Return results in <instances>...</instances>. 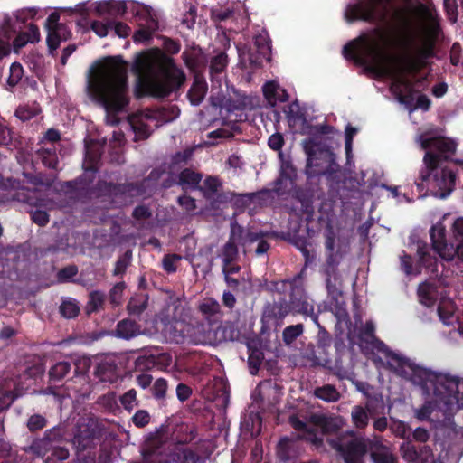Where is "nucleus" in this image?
Masks as SVG:
<instances>
[{
    "label": "nucleus",
    "mask_w": 463,
    "mask_h": 463,
    "mask_svg": "<svg viewBox=\"0 0 463 463\" xmlns=\"http://www.w3.org/2000/svg\"><path fill=\"white\" fill-rule=\"evenodd\" d=\"M88 90L108 117L113 118L112 124H118L117 114L125 111L130 102L127 62L121 56L106 58L90 79Z\"/></svg>",
    "instance_id": "f257e3e1"
},
{
    "label": "nucleus",
    "mask_w": 463,
    "mask_h": 463,
    "mask_svg": "<svg viewBox=\"0 0 463 463\" xmlns=\"http://www.w3.org/2000/svg\"><path fill=\"white\" fill-rule=\"evenodd\" d=\"M132 71L138 77L137 98H166L186 80L184 71L177 67L173 58L165 54L156 57L140 53L133 62Z\"/></svg>",
    "instance_id": "f03ea898"
},
{
    "label": "nucleus",
    "mask_w": 463,
    "mask_h": 463,
    "mask_svg": "<svg viewBox=\"0 0 463 463\" xmlns=\"http://www.w3.org/2000/svg\"><path fill=\"white\" fill-rule=\"evenodd\" d=\"M198 312L209 326L203 325L191 326L183 322H176L175 330L180 334L175 335L177 343H188L195 345H217L222 342L233 341L234 330L229 325H222L223 312L220 303L213 298H203L198 305Z\"/></svg>",
    "instance_id": "7ed1b4c3"
},
{
    "label": "nucleus",
    "mask_w": 463,
    "mask_h": 463,
    "mask_svg": "<svg viewBox=\"0 0 463 463\" xmlns=\"http://www.w3.org/2000/svg\"><path fill=\"white\" fill-rule=\"evenodd\" d=\"M347 61H352L359 66H368V70L381 76H388L395 81L394 72L402 73L404 77L416 74L424 66L415 57L409 58L399 67H392L386 61V55L377 42L363 34L348 42L342 51Z\"/></svg>",
    "instance_id": "20e7f679"
},
{
    "label": "nucleus",
    "mask_w": 463,
    "mask_h": 463,
    "mask_svg": "<svg viewBox=\"0 0 463 463\" xmlns=\"http://www.w3.org/2000/svg\"><path fill=\"white\" fill-rule=\"evenodd\" d=\"M272 290L280 297L277 301L269 303L263 310V319L273 320L276 325L288 315H300L311 311V303L304 286L301 273L293 278L272 282Z\"/></svg>",
    "instance_id": "39448f33"
},
{
    "label": "nucleus",
    "mask_w": 463,
    "mask_h": 463,
    "mask_svg": "<svg viewBox=\"0 0 463 463\" xmlns=\"http://www.w3.org/2000/svg\"><path fill=\"white\" fill-rule=\"evenodd\" d=\"M361 343L370 346L371 349L383 354L388 360L389 366L401 376L410 380L416 385H425L426 383H434L435 391L440 392L446 388L454 392L457 388V381L447 376L437 375L435 372L423 368L411 361L409 358L400 355L392 351L382 340L375 337L373 340H367L361 337Z\"/></svg>",
    "instance_id": "423d86ee"
},
{
    "label": "nucleus",
    "mask_w": 463,
    "mask_h": 463,
    "mask_svg": "<svg viewBox=\"0 0 463 463\" xmlns=\"http://www.w3.org/2000/svg\"><path fill=\"white\" fill-rule=\"evenodd\" d=\"M96 176L93 174L80 175L73 180L66 181L62 188L82 203H90L93 200L106 202L122 195H131L139 193L141 185L138 183H113L99 180L95 184Z\"/></svg>",
    "instance_id": "0eeeda50"
},
{
    "label": "nucleus",
    "mask_w": 463,
    "mask_h": 463,
    "mask_svg": "<svg viewBox=\"0 0 463 463\" xmlns=\"http://www.w3.org/2000/svg\"><path fill=\"white\" fill-rule=\"evenodd\" d=\"M446 156L433 152H426L423 157L425 168L420 172V182L417 183L420 189L425 186L438 198L444 199L455 189L456 174L444 166Z\"/></svg>",
    "instance_id": "6e6552de"
},
{
    "label": "nucleus",
    "mask_w": 463,
    "mask_h": 463,
    "mask_svg": "<svg viewBox=\"0 0 463 463\" xmlns=\"http://www.w3.org/2000/svg\"><path fill=\"white\" fill-rule=\"evenodd\" d=\"M304 151L307 155L306 174L307 177L326 175L334 178L340 172V165L335 162L332 150L321 143L306 141Z\"/></svg>",
    "instance_id": "1a4fd4ad"
},
{
    "label": "nucleus",
    "mask_w": 463,
    "mask_h": 463,
    "mask_svg": "<svg viewBox=\"0 0 463 463\" xmlns=\"http://www.w3.org/2000/svg\"><path fill=\"white\" fill-rule=\"evenodd\" d=\"M335 232L330 223H327L325 231V253L326 260L322 266V271L326 278V287L329 296L336 298L341 295L337 286L341 283V275L338 270L343 259L341 247L335 249Z\"/></svg>",
    "instance_id": "9d476101"
},
{
    "label": "nucleus",
    "mask_w": 463,
    "mask_h": 463,
    "mask_svg": "<svg viewBox=\"0 0 463 463\" xmlns=\"http://www.w3.org/2000/svg\"><path fill=\"white\" fill-rule=\"evenodd\" d=\"M345 17L349 22L364 21L375 25L390 24L389 0H360L346 7Z\"/></svg>",
    "instance_id": "9b49d317"
},
{
    "label": "nucleus",
    "mask_w": 463,
    "mask_h": 463,
    "mask_svg": "<svg viewBox=\"0 0 463 463\" xmlns=\"http://www.w3.org/2000/svg\"><path fill=\"white\" fill-rule=\"evenodd\" d=\"M437 375L447 376L449 378H452L457 381V388L454 392H450L449 389L446 388L438 392L435 391V383L431 382L426 383L425 385H420L422 388L432 389L433 393L436 397L435 401H426L422 406L415 411V417L420 420H429L431 413L435 411V409L439 408V410L449 411L452 409L458 401H459V386L461 384L460 379L456 376H451L449 374L444 373H437Z\"/></svg>",
    "instance_id": "f8f14e48"
},
{
    "label": "nucleus",
    "mask_w": 463,
    "mask_h": 463,
    "mask_svg": "<svg viewBox=\"0 0 463 463\" xmlns=\"http://www.w3.org/2000/svg\"><path fill=\"white\" fill-rule=\"evenodd\" d=\"M65 429L60 425L48 429L42 438L34 439L24 450L35 457L43 458L55 445L64 439Z\"/></svg>",
    "instance_id": "ddd939ff"
},
{
    "label": "nucleus",
    "mask_w": 463,
    "mask_h": 463,
    "mask_svg": "<svg viewBox=\"0 0 463 463\" xmlns=\"http://www.w3.org/2000/svg\"><path fill=\"white\" fill-rule=\"evenodd\" d=\"M420 146L423 149L428 150L427 152L446 156V162L450 156L455 154L457 149V144L452 139L445 137H421Z\"/></svg>",
    "instance_id": "4468645a"
},
{
    "label": "nucleus",
    "mask_w": 463,
    "mask_h": 463,
    "mask_svg": "<svg viewBox=\"0 0 463 463\" xmlns=\"http://www.w3.org/2000/svg\"><path fill=\"white\" fill-rule=\"evenodd\" d=\"M297 169L289 160H283L279 176L275 181L273 191L278 195L288 194L296 185Z\"/></svg>",
    "instance_id": "2eb2a0df"
},
{
    "label": "nucleus",
    "mask_w": 463,
    "mask_h": 463,
    "mask_svg": "<svg viewBox=\"0 0 463 463\" xmlns=\"http://www.w3.org/2000/svg\"><path fill=\"white\" fill-rule=\"evenodd\" d=\"M171 356L162 353L158 348L144 350V354L139 355L135 361V368L138 371H147L156 365H169Z\"/></svg>",
    "instance_id": "dca6fc26"
},
{
    "label": "nucleus",
    "mask_w": 463,
    "mask_h": 463,
    "mask_svg": "<svg viewBox=\"0 0 463 463\" xmlns=\"http://www.w3.org/2000/svg\"><path fill=\"white\" fill-rule=\"evenodd\" d=\"M9 187L7 198L13 201L21 202L29 205L36 204L37 198L34 190L24 186L20 180L8 178L6 180Z\"/></svg>",
    "instance_id": "f3484780"
},
{
    "label": "nucleus",
    "mask_w": 463,
    "mask_h": 463,
    "mask_svg": "<svg viewBox=\"0 0 463 463\" xmlns=\"http://www.w3.org/2000/svg\"><path fill=\"white\" fill-rule=\"evenodd\" d=\"M20 396L18 382L14 378L0 379V413L9 409Z\"/></svg>",
    "instance_id": "a211bd4d"
},
{
    "label": "nucleus",
    "mask_w": 463,
    "mask_h": 463,
    "mask_svg": "<svg viewBox=\"0 0 463 463\" xmlns=\"http://www.w3.org/2000/svg\"><path fill=\"white\" fill-rule=\"evenodd\" d=\"M182 59L194 75H203L202 71L205 69L207 59L201 48L192 47L190 50H185L182 53Z\"/></svg>",
    "instance_id": "6ab92c4d"
},
{
    "label": "nucleus",
    "mask_w": 463,
    "mask_h": 463,
    "mask_svg": "<svg viewBox=\"0 0 463 463\" xmlns=\"http://www.w3.org/2000/svg\"><path fill=\"white\" fill-rule=\"evenodd\" d=\"M395 81L394 85L397 89L404 88L406 92L402 93L401 90L397 93V99L400 103L405 105L410 110H413V106L415 103L414 94L416 90H414V83L407 77H404L402 73L394 72Z\"/></svg>",
    "instance_id": "aec40b11"
},
{
    "label": "nucleus",
    "mask_w": 463,
    "mask_h": 463,
    "mask_svg": "<svg viewBox=\"0 0 463 463\" xmlns=\"http://www.w3.org/2000/svg\"><path fill=\"white\" fill-rule=\"evenodd\" d=\"M440 26L434 24L430 29L429 36L422 42V44L417 48L415 58L425 65V61L435 56L436 40L440 33Z\"/></svg>",
    "instance_id": "412c9836"
},
{
    "label": "nucleus",
    "mask_w": 463,
    "mask_h": 463,
    "mask_svg": "<svg viewBox=\"0 0 463 463\" xmlns=\"http://www.w3.org/2000/svg\"><path fill=\"white\" fill-rule=\"evenodd\" d=\"M336 449L343 454L345 463H363L362 458L366 453L365 445L356 439L339 444Z\"/></svg>",
    "instance_id": "4be33fe9"
},
{
    "label": "nucleus",
    "mask_w": 463,
    "mask_h": 463,
    "mask_svg": "<svg viewBox=\"0 0 463 463\" xmlns=\"http://www.w3.org/2000/svg\"><path fill=\"white\" fill-rule=\"evenodd\" d=\"M430 236L433 250L442 258L450 259L451 255L447 254L449 249L446 241V229L441 222H438L431 226Z\"/></svg>",
    "instance_id": "5701e85b"
},
{
    "label": "nucleus",
    "mask_w": 463,
    "mask_h": 463,
    "mask_svg": "<svg viewBox=\"0 0 463 463\" xmlns=\"http://www.w3.org/2000/svg\"><path fill=\"white\" fill-rule=\"evenodd\" d=\"M403 458L414 463H434V455L432 449L428 445L416 447L408 446L403 450Z\"/></svg>",
    "instance_id": "b1692460"
},
{
    "label": "nucleus",
    "mask_w": 463,
    "mask_h": 463,
    "mask_svg": "<svg viewBox=\"0 0 463 463\" xmlns=\"http://www.w3.org/2000/svg\"><path fill=\"white\" fill-rule=\"evenodd\" d=\"M203 179V175L191 168L183 169L176 176L174 183L179 185L184 192L188 190H199L200 183Z\"/></svg>",
    "instance_id": "393cba45"
},
{
    "label": "nucleus",
    "mask_w": 463,
    "mask_h": 463,
    "mask_svg": "<svg viewBox=\"0 0 463 463\" xmlns=\"http://www.w3.org/2000/svg\"><path fill=\"white\" fill-rule=\"evenodd\" d=\"M295 197L300 203V211L305 215L307 222H311L314 214V198L315 194L311 189L294 187Z\"/></svg>",
    "instance_id": "a878e982"
},
{
    "label": "nucleus",
    "mask_w": 463,
    "mask_h": 463,
    "mask_svg": "<svg viewBox=\"0 0 463 463\" xmlns=\"http://www.w3.org/2000/svg\"><path fill=\"white\" fill-rule=\"evenodd\" d=\"M141 325L130 318H124L118 322L114 335L124 340H130L141 335Z\"/></svg>",
    "instance_id": "bb28decb"
},
{
    "label": "nucleus",
    "mask_w": 463,
    "mask_h": 463,
    "mask_svg": "<svg viewBox=\"0 0 463 463\" xmlns=\"http://www.w3.org/2000/svg\"><path fill=\"white\" fill-rule=\"evenodd\" d=\"M208 87L203 75H194V82L187 92V98L194 106H198L203 100Z\"/></svg>",
    "instance_id": "cd10ccee"
},
{
    "label": "nucleus",
    "mask_w": 463,
    "mask_h": 463,
    "mask_svg": "<svg viewBox=\"0 0 463 463\" xmlns=\"http://www.w3.org/2000/svg\"><path fill=\"white\" fill-rule=\"evenodd\" d=\"M229 58L224 52H220L210 61L209 73L212 80L220 82V75L223 73L228 66Z\"/></svg>",
    "instance_id": "c85d7f7f"
},
{
    "label": "nucleus",
    "mask_w": 463,
    "mask_h": 463,
    "mask_svg": "<svg viewBox=\"0 0 463 463\" xmlns=\"http://www.w3.org/2000/svg\"><path fill=\"white\" fill-rule=\"evenodd\" d=\"M97 12L99 14H109L110 16H123L127 12V5L125 2L109 0L99 4L97 7Z\"/></svg>",
    "instance_id": "c756f323"
},
{
    "label": "nucleus",
    "mask_w": 463,
    "mask_h": 463,
    "mask_svg": "<svg viewBox=\"0 0 463 463\" xmlns=\"http://www.w3.org/2000/svg\"><path fill=\"white\" fill-rule=\"evenodd\" d=\"M420 302L430 307H432L436 300V288L428 282L420 284L417 290Z\"/></svg>",
    "instance_id": "7c9ffc66"
},
{
    "label": "nucleus",
    "mask_w": 463,
    "mask_h": 463,
    "mask_svg": "<svg viewBox=\"0 0 463 463\" xmlns=\"http://www.w3.org/2000/svg\"><path fill=\"white\" fill-rule=\"evenodd\" d=\"M305 357L309 360L313 365H325L328 361V352L318 348L317 345L309 344L305 350Z\"/></svg>",
    "instance_id": "2f4dec72"
},
{
    "label": "nucleus",
    "mask_w": 463,
    "mask_h": 463,
    "mask_svg": "<svg viewBox=\"0 0 463 463\" xmlns=\"http://www.w3.org/2000/svg\"><path fill=\"white\" fill-rule=\"evenodd\" d=\"M417 253L419 256L417 268H419L420 271L422 268L427 269L432 273L438 271V260L436 257L431 256L424 247H419Z\"/></svg>",
    "instance_id": "473e14b6"
},
{
    "label": "nucleus",
    "mask_w": 463,
    "mask_h": 463,
    "mask_svg": "<svg viewBox=\"0 0 463 463\" xmlns=\"http://www.w3.org/2000/svg\"><path fill=\"white\" fill-rule=\"evenodd\" d=\"M222 186V181L217 176H207L203 181V185L199 188V191L203 194V198L211 200L220 188Z\"/></svg>",
    "instance_id": "72a5a7b5"
},
{
    "label": "nucleus",
    "mask_w": 463,
    "mask_h": 463,
    "mask_svg": "<svg viewBox=\"0 0 463 463\" xmlns=\"http://www.w3.org/2000/svg\"><path fill=\"white\" fill-rule=\"evenodd\" d=\"M314 395L326 402H335L341 396L337 389L332 384L317 387L314 391Z\"/></svg>",
    "instance_id": "f704fd0d"
},
{
    "label": "nucleus",
    "mask_w": 463,
    "mask_h": 463,
    "mask_svg": "<svg viewBox=\"0 0 463 463\" xmlns=\"http://www.w3.org/2000/svg\"><path fill=\"white\" fill-rule=\"evenodd\" d=\"M99 160H100V155L92 152L90 150L86 151L84 163H83V173L81 175H86L88 173L93 174V176H96L97 173L99 169Z\"/></svg>",
    "instance_id": "c9c22d12"
},
{
    "label": "nucleus",
    "mask_w": 463,
    "mask_h": 463,
    "mask_svg": "<svg viewBox=\"0 0 463 463\" xmlns=\"http://www.w3.org/2000/svg\"><path fill=\"white\" fill-rule=\"evenodd\" d=\"M59 311L61 317L71 319L78 317L80 307L75 299L67 298L62 300Z\"/></svg>",
    "instance_id": "e433bc0d"
},
{
    "label": "nucleus",
    "mask_w": 463,
    "mask_h": 463,
    "mask_svg": "<svg viewBox=\"0 0 463 463\" xmlns=\"http://www.w3.org/2000/svg\"><path fill=\"white\" fill-rule=\"evenodd\" d=\"M71 369V364L69 362L61 361L56 363L51 367L49 371L50 380L52 382H59L65 378Z\"/></svg>",
    "instance_id": "4c0bfd02"
},
{
    "label": "nucleus",
    "mask_w": 463,
    "mask_h": 463,
    "mask_svg": "<svg viewBox=\"0 0 463 463\" xmlns=\"http://www.w3.org/2000/svg\"><path fill=\"white\" fill-rule=\"evenodd\" d=\"M351 418L354 425L357 429H364L368 425V411L361 405L353 407Z\"/></svg>",
    "instance_id": "58836bf2"
},
{
    "label": "nucleus",
    "mask_w": 463,
    "mask_h": 463,
    "mask_svg": "<svg viewBox=\"0 0 463 463\" xmlns=\"http://www.w3.org/2000/svg\"><path fill=\"white\" fill-rule=\"evenodd\" d=\"M263 359L264 354L260 349L249 346L248 364L250 374L256 375L258 373Z\"/></svg>",
    "instance_id": "ea45409f"
},
{
    "label": "nucleus",
    "mask_w": 463,
    "mask_h": 463,
    "mask_svg": "<svg viewBox=\"0 0 463 463\" xmlns=\"http://www.w3.org/2000/svg\"><path fill=\"white\" fill-rule=\"evenodd\" d=\"M278 90L279 86L273 81L266 82L262 87L263 94L269 102H276L277 100L281 102L287 101L288 95L286 90H282L283 97L280 98L278 96Z\"/></svg>",
    "instance_id": "a19ab883"
},
{
    "label": "nucleus",
    "mask_w": 463,
    "mask_h": 463,
    "mask_svg": "<svg viewBox=\"0 0 463 463\" xmlns=\"http://www.w3.org/2000/svg\"><path fill=\"white\" fill-rule=\"evenodd\" d=\"M38 155L44 166L50 169H57L59 165L58 156L55 148H41L38 150Z\"/></svg>",
    "instance_id": "79ce46f5"
},
{
    "label": "nucleus",
    "mask_w": 463,
    "mask_h": 463,
    "mask_svg": "<svg viewBox=\"0 0 463 463\" xmlns=\"http://www.w3.org/2000/svg\"><path fill=\"white\" fill-rule=\"evenodd\" d=\"M439 320L447 326L452 325L454 320V306L450 301L440 302L438 306Z\"/></svg>",
    "instance_id": "37998d69"
},
{
    "label": "nucleus",
    "mask_w": 463,
    "mask_h": 463,
    "mask_svg": "<svg viewBox=\"0 0 463 463\" xmlns=\"http://www.w3.org/2000/svg\"><path fill=\"white\" fill-rule=\"evenodd\" d=\"M250 47L253 48L254 50L260 51V52H262V56H271V42L266 33H258L255 35L253 38V44Z\"/></svg>",
    "instance_id": "c03bdc74"
},
{
    "label": "nucleus",
    "mask_w": 463,
    "mask_h": 463,
    "mask_svg": "<svg viewBox=\"0 0 463 463\" xmlns=\"http://www.w3.org/2000/svg\"><path fill=\"white\" fill-rule=\"evenodd\" d=\"M132 260V251L130 250H128L125 251L124 254L118 257V260L116 261L115 268L113 269V276L115 277H123L128 269V268L130 266Z\"/></svg>",
    "instance_id": "a18cd8bd"
},
{
    "label": "nucleus",
    "mask_w": 463,
    "mask_h": 463,
    "mask_svg": "<svg viewBox=\"0 0 463 463\" xmlns=\"http://www.w3.org/2000/svg\"><path fill=\"white\" fill-rule=\"evenodd\" d=\"M162 445L163 443L156 438L148 439L143 449L144 461L152 460L154 456L161 454Z\"/></svg>",
    "instance_id": "49530a36"
},
{
    "label": "nucleus",
    "mask_w": 463,
    "mask_h": 463,
    "mask_svg": "<svg viewBox=\"0 0 463 463\" xmlns=\"http://www.w3.org/2000/svg\"><path fill=\"white\" fill-rule=\"evenodd\" d=\"M304 332L303 324L299 323L297 325L288 326L284 328L282 332V339L283 342L289 345L294 343L298 336H300Z\"/></svg>",
    "instance_id": "de8ad7c7"
},
{
    "label": "nucleus",
    "mask_w": 463,
    "mask_h": 463,
    "mask_svg": "<svg viewBox=\"0 0 463 463\" xmlns=\"http://www.w3.org/2000/svg\"><path fill=\"white\" fill-rule=\"evenodd\" d=\"M237 194L231 191H218L211 200H207L212 209H219L221 205L232 201Z\"/></svg>",
    "instance_id": "09e8293b"
},
{
    "label": "nucleus",
    "mask_w": 463,
    "mask_h": 463,
    "mask_svg": "<svg viewBox=\"0 0 463 463\" xmlns=\"http://www.w3.org/2000/svg\"><path fill=\"white\" fill-rule=\"evenodd\" d=\"M41 112V108L38 104L19 106L14 115L22 121H28L36 117Z\"/></svg>",
    "instance_id": "8fccbe9b"
},
{
    "label": "nucleus",
    "mask_w": 463,
    "mask_h": 463,
    "mask_svg": "<svg viewBox=\"0 0 463 463\" xmlns=\"http://www.w3.org/2000/svg\"><path fill=\"white\" fill-rule=\"evenodd\" d=\"M238 246L232 241H227L222 248V264H232L238 259Z\"/></svg>",
    "instance_id": "3c124183"
},
{
    "label": "nucleus",
    "mask_w": 463,
    "mask_h": 463,
    "mask_svg": "<svg viewBox=\"0 0 463 463\" xmlns=\"http://www.w3.org/2000/svg\"><path fill=\"white\" fill-rule=\"evenodd\" d=\"M73 445L76 447L78 452L84 451L93 442V434L90 432L84 433L81 430H79L73 437L72 439Z\"/></svg>",
    "instance_id": "603ef678"
},
{
    "label": "nucleus",
    "mask_w": 463,
    "mask_h": 463,
    "mask_svg": "<svg viewBox=\"0 0 463 463\" xmlns=\"http://www.w3.org/2000/svg\"><path fill=\"white\" fill-rule=\"evenodd\" d=\"M262 52L259 50H254L251 47H249L247 51V57L250 62V67L257 69L263 66L264 61H269L271 60V56L263 55Z\"/></svg>",
    "instance_id": "864d4df0"
},
{
    "label": "nucleus",
    "mask_w": 463,
    "mask_h": 463,
    "mask_svg": "<svg viewBox=\"0 0 463 463\" xmlns=\"http://www.w3.org/2000/svg\"><path fill=\"white\" fill-rule=\"evenodd\" d=\"M157 21L152 19L147 28H140L134 33L133 39L135 42L144 43L152 38L153 33L157 29Z\"/></svg>",
    "instance_id": "5fc2aeb1"
},
{
    "label": "nucleus",
    "mask_w": 463,
    "mask_h": 463,
    "mask_svg": "<svg viewBox=\"0 0 463 463\" xmlns=\"http://www.w3.org/2000/svg\"><path fill=\"white\" fill-rule=\"evenodd\" d=\"M47 419L41 414L31 415L26 422V427L30 432L34 433L43 430L47 426Z\"/></svg>",
    "instance_id": "6e6d98bb"
},
{
    "label": "nucleus",
    "mask_w": 463,
    "mask_h": 463,
    "mask_svg": "<svg viewBox=\"0 0 463 463\" xmlns=\"http://www.w3.org/2000/svg\"><path fill=\"white\" fill-rule=\"evenodd\" d=\"M373 463H395V458L386 448L381 447L371 452Z\"/></svg>",
    "instance_id": "4d7b16f0"
},
{
    "label": "nucleus",
    "mask_w": 463,
    "mask_h": 463,
    "mask_svg": "<svg viewBox=\"0 0 463 463\" xmlns=\"http://www.w3.org/2000/svg\"><path fill=\"white\" fill-rule=\"evenodd\" d=\"M246 232L247 231H245L241 225L238 224L236 222H232L231 232L227 241H232L236 245L237 243L244 245Z\"/></svg>",
    "instance_id": "13d9d810"
},
{
    "label": "nucleus",
    "mask_w": 463,
    "mask_h": 463,
    "mask_svg": "<svg viewBox=\"0 0 463 463\" xmlns=\"http://www.w3.org/2000/svg\"><path fill=\"white\" fill-rule=\"evenodd\" d=\"M51 455L45 459V463H58L63 461L69 457V450L58 445H55L51 450Z\"/></svg>",
    "instance_id": "bf43d9fd"
},
{
    "label": "nucleus",
    "mask_w": 463,
    "mask_h": 463,
    "mask_svg": "<svg viewBox=\"0 0 463 463\" xmlns=\"http://www.w3.org/2000/svg\"><path fill=\"white\" fill-rule=\"evenodd\" d=\"M9 71L7 83L11 87H15L24 76V68L21 63L14 62L11 64Z\"/></svg>",
    "instance_id": "052dcab7"
},
{
    "label": "nucleus",
    "mask_w": 463,
    "mask_h": 463,
    "mask_svg": "<svg viewBox=\"0 0 463 463\" xmlns=\"http://www.w3.org/2000/svg\"><path fill=\"white\" fill-rule=\"evenodd\" d=\"M289 424L298 431L307 434L308 436H316V430L313 427L307 425L305 421L300 420L297 415L289 417Z\"/></svg>",
    "instance_id": "680f3d73"
},
{
    "label": "nucleus",
    "mask_w": 463,
    "mask_h": 463,
    "mask_svg": "<svg viewBox=\"0 0 463 463\" xmlns=\"http://www.w3.org/2000/svg\"><path fill=\"white\" fill-rule=\"evenodd\" d=\"M401 268L406 275H419L420 274V270L417 268V264L415 267L413 266V260L410 254L403 251V254L401 256Z\"/></svg>",
    "instance_id": "e2e57ef3"
},
{
    "label": "nucleus",
    "mask_w": 463,
    "mask_h": 463,
    "mask_svg": "<svg viewBox=\"0 0 463 463\" xmlns=\"http://www.w3.org/2000/svg\"><path fill=\"white\" fill-rule=\"evenodd\" d=\"M78 267L76 265H68L62 269H61L57 272V279L61 283L69 282L73 277L78 274Z\"/></svg>",
    "instance_id": "0e129e2a"
},
{
    "label": "nucleus",
    "mask_w": 463,
    "mask_h": 463,
    "mask_svg": "<svg viewBox=\"0 0 463 463\" xmlns=\"http://www.w3.org/2000/svg\"><path fill=\"white\" fill-rule=\"evenodd\" d=\"M167 391V382L164 378H158L151 387V392L155 399L162 400L165 397Z\"/></svg>",
    "instance_id": "69168bd1"
},
{
    "label": "nucleus",
    "mask_w": 463,
    "mask_h": 463,
    "mask_svg": "<svg viewBox=\"0 0 463 463\" xmlns=\"http://www.w3.org/2000/svg\"><path fill=\"white\" fill-rule=\"evenodd\" d=\"M181 259L182 257L175 253L165 255L162 260V267L164 270L166 271L168 274L175 273L177 269L175 262L180 260Z\"/></svg>",
    "instance_id": "338daca9"
},
{
    "label": "nucleus",
    "mask_w": 463,
    "mask_h": 463,
    "mask_svg": "<svg viewBox=\"0 0 463 463\" xmlns=\"http://www.w3.org/2000/svg\"><path fill=\"white\" fill-rule=\"evenodd\" d=\"M177 461L179 463H197L199 457L191 449H184L176 454Z\"/></svg>",
    "instance_id": "774afa93"
}]
</instances>
